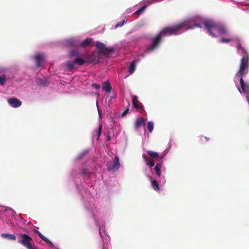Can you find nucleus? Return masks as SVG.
<instances>
[{"mask_svg":"<svg viewBox=\"0 0 249 249\" xmlns=\"http://www.w3.org/2000/svg\"><path fill=\"white\" fill-rule=\"evenodd\" d=\"M205 28L207 30L209 35L213 37L216 36L212 32V30H216L221 35L228 36V32L226 28L221 24L215 22L211 20H206L203 21Z\"/></svg>","mask_w":249,"mask_h":249,"instance_id":"obj_1","label":"nucleus"},{"mask_svg":"<svg viewBox=\"0 0 249 249\" xmlns=\"http://www.w3.org/2000/svg\"><path fill=\"white\" fill-rule=\"evenodd\" d=\"M238 51L242 53V58L240 60L239 69L237 71V75L241 76L247 71L249 67V56L248 53L241 46L240 43L237 45Z\"/></svg>","mask_w":249,"mask_h":249,"instance_id":"obj_2","label":"nucleus"},{"mask_svg":"<svg viewBox=\"0 0 249 249\" xmlns=\"http://www.w3.org/2000/svg\"><path fill=\"white\" fill-rule=\"evenodd\" d=\"M186 25L185 22H181L174 26L166 27L161 30L160 33L163 37L167 36L176 35L178 34L181 30H184Z\"/></svg>","mask_w":249,"mask_h":249,"instance_id":"obj_3","label":"nucleus"},{"mask_svg":"<svg viewBox=\"0 0 249 249\" xmlns=\"http://www.w3.org/2000/svg\"><path fill=\"white\" fill-rule=\"evenodd\" d=\"M86 62L85 55L82 54L79 57L74 58L73 61H68L66 62V65L69 71H71L74 68V65L82 66L85 64Z\"/></svg>","mask_w":249,"mask_h":249,"instance_id":"obj_4","label":"nucleus"},{"mask_svg":"<svg viewBox=\"0 0 249 249\" xmlns=\"http://www.w3.org/2000/svg\"><path fill=\"white\" fill-rule=\"evenodd\" d=\"M21 239L18 241V243L22 245L27 249H38L35 245H32L31 242L33 241L32 238L26 234H19Z\"/></svg>","mask_w":249,"mask_h":249,"instance_id":"obj_5","label":"nucleus"},{"mask_svg":"<svg viewBox=\"0 0 249 249\" xmlns=\"http://www.w3.org/2000/svg\"><path fill=\"white\" fill-rule=\"evenodd\" d=\"M163 37L160 33H159L157 36L152 37L151 39V44L148 45L145 50V53H149L153 52L156 48H157L161 40V38Z\"/></svg>","mask_w":249,"mask_h":249,"instance_id":"obj_6","label":"nucleus"},{"mask_svg":"<svg viewBox=\"0 0 249 249\" xmlns=\"http://www.w3.org/2000/svg\"><path fill=\"white\" fill-rule=\"evenodd\" d=\"M95 46L98 50V52L101 54H108L110 53L115 51V49L112 47L107 48L106 45L100 42L97 41Z\"/></svg>","mask_w":249,"mask_h":249,"instance_id":"obj_7","label":"nucleus"},{"mask_svg":"<svg viewBox=\"0 0 249 249\" xmlns=\"http://www.w3.org/2000/svg\"><path fill=\"white\" fill-rule=\"evenodd\" d=\"M249 72V68H247V71L245 72L242 75L239 76L237 75V72L236 74V76L240 77V84L241 85V89L244 93H246L248 96L249 95V82H245L242 77L243 76L247 74Z\"/></svg>","mask_w":249,"mask_h":249,"instance_id":"obj_8","label":"nucleus"},{"mask_svg":"<svg viewBox=\"0 0 249 249\" xmlns=\"http://www.w3.org/2000/svg\"><path fill=\"white\" fill-rule=\"evenodd\" d=\"M85 59H86V62L88 63H91L93 62L97 63L99 61V56L95 52L92 53L89 55H85Z\"/></svg>","mask_w":249,"mask_h":249,"instance_id":"obj_9","label":"nucleus"},{"mask_svg":"<svg viewBox=\"0 0 249 249\" xmlns=\"http://www.w3.org/2000/svg\"><path fill=\"white\" fill-rule=\"evenodd\" d=\"M8 104L13 107L17 108L21 106L22 102L19 100L15 98H11L8 100Z\"/></svg>","mask_w":249,"mask_h":249,"instance_id":"obj_10","label":"nucleus"},{"mask_svg":"<svg viewBox=\"0 0 249 249\" xmlns=\"http://www.w3.org/2000/svg\"><path fill=\"white\" fill-rule=\"evenodd\" d=\"M120 166L119 158L116 157L114 160V161L111 166L108 167V170L110 171L115 172L118 170Z\"/></svg>","mask_w":249,"mask_h":249,"instance_id":"obj_11","label":"nucleus"},{"mask_svg":"<svg viewBox=\"0 0 249 249\" xmlns=\"http://www.w3.org/2000/svg\"><path fill=\"white\" fill-rule=\"evenodd\" d=\"M145 124V120L142 117L137 118L134 124V127L136 130H138L142 125Z\"/></svg>","mask_w":249,"mask_h":249,"instance_id":"obj_12","label":"nucleus"},{"mask_svg":"<svg viewBox=\"0 0 249 249\" xmlns=\"http://www.w3.org/2000/svg\"><path fill=\"white\" fill-rule=\"evenodd\" d=\"M36 66L39 67L41 66L44 60V56L42 54H37L34 57Z\"/></svg>","mask_w":249,"mask_h":249,"instance_id":"obj_13","label":"nucleus"},{"mask_svg":"<svg viewBox=\"0 0 249 249\" xmlns=\"http://www.w3.org/2000/svg\"><path fill=\"white\" fill-rule=\"evenodd\" d=\"M132 102H133V106L137 108H140L142 110H143V107H142L141 104L139 103L138 97L136 96H133L132 97Z\"/></svg>","mask_w":249,"mask_h":249,"instance_id":"obj_14","label":"nucleus"},{"mask_svg":"<svg viewBox=\"0 0 249 249\" xmlns=\"http://www.w3.org/2000/svg\"><path fill=\"white\" fill-rule=\"evenodd\" d=\"M162 161H160L158 163H157L154 168L155 171L156 173L157 176L158 177H160L161 176V168L162 166Z\"/></svg>","mask_w":249,"mask_h":249,"instance_id":"obj_15","label":"nucleus"},{"mask_svg":"<svg viewBox=\"0 0 249 249\" xmlns=\"http://www.w3.org/2000/svg\"><path fill=\"white\" fill-rule=\"evenodd\" d=\"M102 89L107 92L111 90L112 87L108 80L106 81L103 84Z\"/></svg>","mask_w":249,"mask_h":249,"instance_id":"obj_16","label":"nucleus"},{"mask_svg":"<svg viewBox=\"0 0 249 249\" xmlns=\"http://www.w3.org/2000/svg\"><path fill=\"white\" fill-rule=\"evenodd\" d=\"M92 41V38H86L85 40L82 41L78 45L80 47H87L88 45H89Z\"/></svg>","mask_w":249,"mask_h":249,"instance_id":"obj_17","label":"nucleus"},{"mask_svg":"<svg viewBox=\"0 0 249 249\" xmlns=\"http://www.w3.org/2000/svg\"><path fill=\"white\" fill-rule=\"evenodd\" d=\"M142 158H143L144 161L146 162V163L147 165H148L150 167L154 166L155 162L153 160H151L149 161L148 158L146 156H145L144 154L142 155Z\"/></svg>","mask_w":249,"mask_h":249,"instance_id":"obj_18","label":"nucleus"},{"mask_svg":"<svg viewBox=\"0 0 249 249\" xmlns=\"http://www.w3.org/2000/svg\"><path fill=\"white\" fill-rule=\"evenodd\" d=\"M1 236L3 238H7L10 240H15L16 239V236L14 234H8V233H2Z\"/></svg>","mask_w":249,"mask_h":249,"instance_id":"obj_19","label":"nucleus"},{"mask_svg":"<svg viewBox=\"0 0 249 249\" xmlns=\"http://www.w3.org/2000/svg\"><path fill=\"white\" fill-rule=\"evenodd\" d=\"M146 153L148 154L149 156L154 159H156L158 160L159 158V155L156 152L149 150L147 151Z\"/></svg>","mask_w":249,"mask_h":249,"instance_id":"obj_20","label":"nucleus"},{"mask_svg":"<svg viewBox=\"0 0 249 249\" xmlns=\"http://www.w3.org/2000/svg\"><path fill=\"white\" fill-rule=\"evenodd\" d=\"M70 57L71 59H73V57L76 58L77 57H79L81 55L80 54V53L78 51L76 50L71 51L70 53Z\"/></svg>","mask_w":249,"mask_h":249,"instance_id":"obj_21","label":"nucleus"},{"mask_svg":"<svg viewBox=\"0 0 249 249\" xmlns=\"http://www.w3.org/2000/svg\"><path fill=\"white\" fill-rule=\"evenodd\" d=\"M135 68H136V64L134 61H132L130 63V65L129 67V70H128L130 74H132L134 72V71L135 70Z\"/></svg>","mask_w":249,"mask_h":249,"instance_id":"obj_22","label":"nucleus"},{"mask_svg":"<svg viewBox=\"0 0 249 249\" xmlns=\"http://www.w3.org/2000/svg\"><path fill=\"white\" fill-rule=\"evenodd\" d=\"M151 185H152V186L153 187V188L155 190H158V191H159L160 190V187H159V184H158V182L157 180L154 179L153 180H152L151 181Z\"/></svg>","mask_w":249,"mask_h":249,"instance_id":"obj_23","label":"nucleus"},{"mask_svg":"<svg viewBox=\"0 0 249 249\" xmlns=\"http://www.w3.org/2000/svg\"><path fill=\"white\" fill-rule=\"evenodd\" d=\"M42 240H43L44 241H45L47 244H49L50 247H53V244L52 242L49 240L48 238H46L45 236H44L43 235H41L39 237Z\"/></svg>","mask_w":249,"mask_h":249,"instance_id":"obj_24","label":"nucleus"},{"mask_svg":"<svg viewBox=\"0 0 249 249\" xmlns=\"http://www.w3.org/2000/svg\"><path fill=\"white\" fill-rule=\"evenodd\" d=\"M186 24V26L185 27V28H184V30H186L187 29H191V28H193L194 27H197V28H201V26L200 24L199 23H195L193 26L192 27H190L188 25V23L186 22H185Z\"/></svg>","mask_w":249,"mask_h":249,"instance_id":"obj_25","label":"nucleus"},{"mask_svg":"<svg viewBox=\"0 0 249 249\" xmlns=\"http://www.w3.org/2000/svg\"><path fill=\"white\" fill-rule=\"evenodd\" d=\"M147 128L150 133H151L154 129V124L152 122H148L147 123Z\"/></svg>","mask_w":249,"mask_h":249,"instance_id":"obj_26","label":"nucleus"},{"mask_svg":"<svg viewBox=\"0 0 249 249\" xmlns=\"http://www.w3.org/2000/svg\"><path fill=\"white\" fill-rule=\"evenodd\" d=\"M146 7V5H144V6H142V8H141L140 9L137 10L135 12V14H137L138 15L142 14L144 11V10Z\"/></svg>","mask_w":249,"mask_h":249,"instance_id":"obj_27","label":"nucleus"},{"mask_svg":"<svg viewBox=\"0 0 249 249\" xmlns=\"http://www.w3.org/2000/svg\"><path fill=\"white\" fill-rule=\"evenodd\" d=\"M6 81V77L4 75H2L0 76V84L1 85H3Z\"/></svg>","mask_w":249,"mask_h":249,"instance_id":"obj_28","label":"nucleus"},{"mask_svg":"<svg viewBox=\"0 0 249 249\" xmlns=\"http://www.w3.org/2000/svg\"><path fill=\"white\" fill-rule=\"evenodd\" d=\"M231 41V39H229V38H222L221 39H220V42L221 43H229Z\"/></svg>","mask_w":249,"mask_h":249,"instance_id":"obj_29","label":"nucleus"},{"mask_svg":"<svg viewBox=\"0 0 249 249\" xmlns=\"http://www.w3.org/2000/svg\"><path fill=\"white\" fill-rule=\"evenodd\" d=\"M102 128V124H101L99 126L98 130V132H97V138H99V137L101 134Z\"/></svg>","mask_w":249,"mask_h":249,"instance_id":"obj_30","label":"nucleus"},{"mask_svg":"<svg viewBox=\"0 0 249 249\" xmlns=\"http://www.w3.org/2000/svg\"><path fill=\"white\" fill-rule=\"evenodd\" d=\"M92 87L96 89H99L100 88V86L96 83L93 84Z\"/></svg>","mask_w":249,"mask_h":249,"instance_id":"obj_31","label":"nucleus"},{"mask_svg":"<svg viewBox=\"0 0 249 249\" xmlns=\"http://www.w3.org/2000/svg\"><path fill=\"white\" fill-rule=\"evenodd\" d=\"M124 20H123L122 21H121V22H118L116 25V27H121L122 26L124 23Z\"/></svg>","mask_w":249,"mask_h":249,"instance_id":"obj_32","label":"nucleus"},{"mask_svg":"<svg viewBox=\"0 0 249 249\" xmlns=\"http://www.w3.org/2000/svg\"><path fill=\"white\" fill-rule=\"evenodd\" d=\"M81 173L82 174V175L83 176H85L88 173V171L86 169H83L82 171H81Z\"/></svg>","mask_w":249,"mask_h":249,"instance_id":"obj_33","label":"nucleus"},{"mask_svg":"<svg viewBox=\"0 0 249 249\" xmlns=\"http://www.w3.org/2000/svg\"><path fill=\"white\" fill-rule=\"evenodd\" d=\"M129 111V109L128 108H127L126 109H125L122 113V117H124L128 113Z\"/></svg>","mask_w":249,"mask_h":249,"instance_id":"obj_34","label":"nucleus"},{"mask_svg":"<svg viewBox=\"0 0 249 249\" xmlns=\"http://www.w3.org/2000/svg\"><path fill=\"white\" fill-rule=\"evenodd\" d=\"M34 232L35 233L37 234L39 236V237H40V236H41V235H42V234H41V233L40 231H37V230H34Z\"/></svg>","mask_w":249,"mask_h":249,"instance_id":"obj_35","label":"nucleus"},{"mask_svg":"<svg viewBox=\"0 0 249 249\" xmlns=\"http://www.w3.org/2000/svg\"><path fill=\"white\" fill-rule=\"evenodd\" d=\"M37 83L40 85H42V84H44V82H43V80L41 79H37Z\"/></svg>","mask_w":249,"mask_h":249,"instance_id":"obj_36","label":"nucleus"},{"mask_svg":"<svg viewBox=\"0 0 249 249\" xmlns=\"http://www.w3.org/2000/svg\"><path fill=\"white\" fill-rule=\"evenodd\" d=\"M87 154V152H83V153H82V154H81L79 155L78 159H80L81 158H82L84 155H85Z\"/></svg>","mask_w":249,"mask_h":249,"instance_id":"obj_37","label":"nucleus"},{"mask_svg":"<svg viewBox=\"0 0 249 249\" xmlns=\"http://www.w3.org/2000/svg\"><path fill=\"white\" fill-rule=\"evenodd\" d=\"M110 136H108L107 137V141H110Z\"/></svg>","mask_w":249,"mask_h":249,"instance_id":"obj_38","label":"nucleus"},{"mask_svg":"<svg viewBox=\"0 0 249 249\" xmlns=\"http://www.w3.org/2000/svg\"><path fill=\"white\" fill-rule=\"evenodd\" d=\"M107 249V248H106L105 246V245H104V246L103 247V249Z\"/></svg>","mask_w":249,"mask_h":249,"instance_id":"obj_39","label":"nucleus"},{"mask_svg":"<svg viewBox=\"0 0 249 249\" xmlns=\"http://www.w3.org/2000/svg\"><path fill=\"white\" fill-rule=\"evenodd\" d=\"M204 138L206 140V141H208L209 140V139L206 137H205Z\"/></svg>","mask_w":249,"mask_h":249,"instance_id":"obj_40","label":"nucleus"},{"mask_svg":"<svg viewBox=\"0 0 249 249\" xmlns=\"http://www.w3.org/2000/svg\"><path fill=\"white\" fill-rule=\"evenodd\" d=\"M238 90L240 92V93H241V91L239 88H238Z\"/></svg>","mask_w":249,"mask_h":249,"instance_id":"obj_41","label":"nucleus"},{"mask_svg":"<svg viewBox=\"0 0 249 249\" xmlns=\"http://www.w3.org/2000/svg\"><path fill=\"white\" fill-rule=\"evenodd\" d=\"M98 113H99V115H100V111H99V110H98Z\"/></svg>","mask_w":249,"mask_h":249,"instance_id":"obj_42","label":"nucleus"}]
</instances>
